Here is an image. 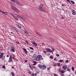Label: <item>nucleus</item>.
I'll list each match as a JSON object with an SVG mask.
<instances>
[{
    "mask_svg": "<svg viewBox=\"0 0 76 76\" xmlns=\"http://www.w3.org/2000/svg\"><path fill=\"white\" fill-rule=\"evenodd\" d=\"M24 48H25V47H23Z\"/></svg>",
    "mask_w": 76,
    "mask_h": 76,
    "instance_id": "63",
    "label": "nucleus"
},
{
    "mask_svg": "<svg viewBox=\"0 0 76 76\" xmlns=\"http://www.w3.org/2000/svg\"><path fill=\"white\" fill-rule=\"evenodd\" d=\"M29 74H31V72H29Z\"/></svg>",
    "mask_w": 76,
    "mask_h": 76,
    "instance_id": "51",
    "label": "nucleus"
},
{
    "mask_svg": "<svg viewBox=\"0 0 76 76\" xmlns=\"http://www.w3.org/2000/svg\"><path fill=\"white\" fill-rule=\"evenodd\" d=\"M62 69L64 70H65L67 69V66L66 65H64L62 66Z\"/></svg>",
    "mask_w": 76,
    "mask_h": 76,
    "instance_id": "10",
    "label": "nucleus"
},
{
    "mask_svg": "<svg viewBox=\"0 0 76 76\" xmlns=\"http://www.w3.org/2000/svg\"><path fill=\"white\" fill-rule=\"evenodd\" d=\"M58 62H61L62 63H63V60H60L58 61Z\"/></svg>",
    "mask_w": 76,
    "mask_h": 76,
    "instance_id": "29",
    "label": "nucleus"
},
{
    "mask_svg": "<svg viewBox=\"0 0 76 76\" xmlns=\"http://www.w3.org/2000/svg\"><path fill=\"white\" fill-rule=\"evenodd\" d=\"M4 58H2V60H4Z\"/></svg>",
    "mask_w": 76,
    "mask_h": 76,
    "instance_id": "44",
    "label": "nucleus"
},
{
    "mask_svg": "<svg viewBox=\"0 0 76 76\" xmlns=\"http://www.w3.org/2000/svg\"><path fill=\"white\" fill-rule=\"evenodd\" d=\"M59 71L60 72H61V69H59Z\"/></svg>",
    "mask_w": 76,
    "mask_h": 76,
    "instance_id": "49",
    "label": "nucleus"
},
{
    "mask_svg": "<svg viewBox=\"0 0 76 76\" xmlns=\"http://www.w3.org/2000/svg\"><path fill=\"white\" fill-rule=\"evenodd\" d=\"M53 75H54V76H57V75L56 74H53Z\"/></svg>",
    "mask_w": 76,
    "mask_h": 76,
    "instance_id": "43",
    "label": "nucleus"
},
{
    "mask_svg": "<svg viewBox=\"0 0 76 76\" xmlns=\"http://www.w3.org/2000/svg\"><path fill=\"white\" fill-rule=\"evenodd\" d=\"M16 25H17V27H18V28H20V29L22 28V27L21 26H20V24H16Z\"/></svg>",
    "mask_w": 76,
    "mask_h": 76,
    "instance_id": "12",
    "label": "nucleus"
},
{
    "mask_svg": "<svg viewBox=\"0 0 76 76\" xmlns=\"http://www.w3.org/2000/svg\"><path fill=\"white\" fill-rule=\"evenodd\" d=\"M1 12H2V13H3V14H4V15H7V13L6 12H3V11H1Z\"/></svg>",
    "mask_w": 76,
    "mask_h": 76,
    "instance_id": "18",
    "label": "nucleus"
},
{
    "mask_svg": "<svg viewBox=\"0 0 76 76\" xmlns=\"http://www.w3.org/2000/svg\"><path fill=\"white\" fill-rule=\"evenodd\" d=\"M61 71V73L62 74H64V73L65 71H64L62 70V71Z\"/></svg>",
    "mask_w": 76,
    "mask_h": 76,
    "instance_id": "21",
    "label": "nucleus"
},
{
    "mask_svg": "<svg viewBox=\"0 0 76 76\" xmlns=\"http://www.w3.org/2000/svg\"><path fill=\"white\" fill-rule=\"evenodd\" d=\"M62 6H63V7H64V4H62Z\"/></svg>",
    "mask_w": 76,
    "mask_h": 76,
    "instance_id": "48",
    "label": "nucleus"
},
{
    "mask_svg": "<svg viewBox=\"0 0 76 76\" xmlns=\"http://www.w3.org/2000/svg\"><path fill=\"white\" fill-rule=\"evenodd\" d=\"M71 2L72 3V4H75V2H74V1H71Z\"/></svg>",
    "mask_w": 76,
    "mask_h": 76,
    "instance_id": "24",
    "label": "nucleus"
},
{
    "mask_svg": "<svg viewBox=\"0 0 76 76\" xmlns=\"http://www.w3.org/2000/svg\"><path fill=\"white\" fill-rule=\"evenodd\" d=\"M25 42L26 43H25V44H28V41H27V40H26V41H25Z\"/></svg>",
    "mask_w": 76,
    "mask_h": 76,
    "instance_id": "26",
    "label": "nucleus"
},
{
    "mask_svg": "<svg viewBox=\"0 0 76 76\" xmlns=\"http://www.w3.org/2000/svg\"><path fill=\"white\" fill-rule=\"evenodd\" d=\"M67 71L68 72H70V69L69 68H67Z\"/></svg>",
    "mask_w": 76,
    "mask_h": 76,
    "instance_id": "30",
    "label": "nucleus"
},
{
    "mask_svg": "<svg viewBox=\"0 0 76 76\" xmlns=\"http://www.w3.org/2000/svg\"><path fill=\"white\" fill-rule=\"evenodd\" d=\"M54 60H56V58H55Z\"/></svg>",
    "mask_w": 76,
    "mask_h": 76,
    "instance_id": "58",
    "label": "nucleus"
},
{
    "mask_svg": "<svg viewBox=\"0 0 76 76\" xmlns=\"http://www.w3.org/2000/svg\"><path fill=\"white\" fill-rule=\"evenodd\" d=\"M75 74L76 75V71L75 72Z\"/></svg>",
    "mask_w": 76,
    "mask_h": 76,
    "instance_id": "54",
    "label": "nucleus"
},
{
    "mask_svg": "<svg viewBox=\"0 0 76 76\" xmlns=\"http://www.w3.org/2000/svg\"><path fill=\"white\" fill-rule=\"evenodd\" d=\"M47 69H48V70H50V68H47Z\"/></svg>",
    "mask_w": 76,
    "mask_h": 76,
    "instance_id": "50",
    "label": "nucleus"
},
{
    "mask_svg": "<svg viewBox=\"0 0 76 76\" xmlns=\"http://www.w3.org/2000/svg\"><path fill=\"white\" fill-rule=\"evenodd\" d=\"M11 6L12 9H13L14 12H17V13H19L20 11L16 7H13V6L12 5H11Z\"/></svg>",
    "mask_w": 76,
    "mask_h": 76,
    "instance_id": "2",
    "label": "nucleus"
},
{
    "mask_svg": "<svg viewBox=\"0 0 76 76\" xmlns=\"http://www.w3.org/2000/svg\"><path fill=\"white\" fill-rule=\"evenodd\" d=\"M60 75L61 76H64V75L63 74H60Z\"/></svg>",
    "mask_w": 76,
    "mask_h": 76,
    "instance_id": "37",
    "label": "nucleus"
},
{
    "mask_svg": "<svg viewBox=\"0 0 76 76\" xmlns=\"http://www.w3.org/2000/svg\"><path fill=\"white\" fill-rule=\"evenodd\" d=\"M25 63H27V60H25Z\"/></svg>",
    "mask_w": 76,
    "mask_h": 76,
    "instance_id": "47",
    "label": "nucleus"
},
{
    "mask_svg": "<svg viewBox=\"0 0 76 76\" xmlns=\"http://www.w3.org/2000/svg\"><path fill=\"white\" fill-rule=\"evenodd\" d=\"M36 34H37V35H38L39 36V37H40L41 36V35H40V34H39V33L36 32Z\"/></svg>",
    "mask_w": 76,
    "mask_h": 76,
    "instance_id": "35",
    "label": "nucleus"
},
{
    "mask_svg": "<svg viewBox=\"0 0 76 76\" xmlns=\"http://www.w3.org/2000/svg\"><path fill=\"white\" fill-rule=\"evenodd\" d=\"M17 16H18V17L19 18H21V19H22L23 20V21L25 20V18H24V17L22 16H20L19 15H17Z\"/></svg>",
    "mask_w": 76,
    "mask_h": 76,
    "instance_id": "6",
    "label": "nucleus"
},
{
    "mask_svg": "<svg viewBox=\"0 0 76 76\" xmlns=\"http://www.w3.org/2000/svg\"><path fill=\"white\" fill-rule=\"evenodd\" d=\"M29 67H31V66H29Z\"/></svg>",
    "mask_w": 76,
    "mask_h": 76,
    "instance_id": "57",
    "label": "nucleus"
},
{
    "mask_svg": "<svg viewBox=\"0 0 76 76\" xmlns=\"http://www.w3.org/2000/svg\"><path fill=\"white\" fill-rule=\"evenodd\" d=\"M11 51L12 52H15V48L12 46L11 48Z\"/></svg>",
    "mask_w": 76,
    "mask_h": 76,
    "instance_id": "11",
    "label": "nucleus"
},
{
    "mask_svg": "<svg viewBox=\"0 0 76 76\" xmlns=\"http://www.w3.org/2000/svg\"><path fill=\"white\" fill-rule=\"evenodd\" d=\"M61 18H62V19H63V17H61Z\"/></svg>",
    "mask_w": 76,
    "mask_h": 76,
    "instance_id": "55",
    "label": "nucleus"
},
{
    "mask_svg": "<svg viewBox=\"0 0 76 76\" xmlns=\"http://www.w3.org/2000/svg\"><path fill=\"white\" fill-rule=\"evenodd\" d=\"M12 58L14 59V60H15V58L14 57H12Z\"/></svg>",
    "mask_w": 76,
    "mask_h": 76,
    "instance_id": "42",
    "label": "nucleus"
},
{
    "mask_svg": "<svg viewBox=\"0 0 76 76\" xmlns=\"http://www.w3.org/2000/svg\"><path fill=\"white\" fill-rule=\"evenodd\" d=\"M32 76H34V74L32 75Z\"/></svg>",
    "mask_w": 76,
    "mask_h": 76,
    "instance_id": "62",
    "label": "nucleus"
},
{
    "mask_svg": "<svg viewBox=\"0 0 76 76\" xmlns=\"http://www.w3.org/2000/svg\"><path fill=\"white\" fill-rule=\"evenodd\" d=\"M42 7H43V5L42 4H41L39 6V9L40 10L42 11V12H45V10L42 9Z\"/></svg>",
    "mask_w": 76,
    "mask_h": 76,
    "instance_id": "4",
    "label": "nucleus"
},
{
    "mask_svg": "<svg viewBox=\"0 0 76 76\" xmlns=\"http://www.w3.org/2000/svg\"><path fill=\"white\" fill-rule=\"evenodd\" d=\"M34 75L35 76H37V73L35 74Z\"/></svg>",
    "mask_w": 76,
    "mask_h": 76,
    "instance_id": "46",
    "label": "nucleus"
},
{
    "mask_svg": "<svg viewBox=\"0 0 76 76\" xmlns=\"http://www.w3.org/2000/svg\"><path fill=\"white\" fill-rule=\"evenodd\" d=\"M39 67L42 70H45V69H46L47 68L46 66L40 65H39Z\"/></svg>",
    "mask_w": 76,
    "mask_h": 76,
    "instance_id": "3",
    "label": "nucleus"
},
{
    "mask_svg": "<svg viewBox=\"0 0 76 76\" xmlns=\"http://www.w3.org/2000/svg\"><path fill=\"white\" fill-rule=\"evenodd\" d=\"M7 57H9V55H7Z\"/></svg>",
    "mask_w": 76,
    "mask_h": 76,
    "instance_id": "45",
    "label": "nucleus"
},
{
    "mask_svg": "<svg viewBox=\"0 0 76 76\" xmlns=\"http://www.w3.org/2000/svg\"><path fill=\"white\" fill-rule=\"evenodd\" d=\"M16 3H17V4H18V5H19V6H22V5L21 3H20L18 2V1H17V2Z\"/></svg>",
    "mask_w": 76,
    "mask_h": 76,
    "instance_id": "13",
    "label": "nucleus"
},
{
    "mask_svg": "<svg viewBox=\"0 0 76 76\" xmlns=\"http://www.w3.org/2000/svg\"><path fill=\"white\" fill-rule=\"evenodd\" d=\"M0 12H2V11H1V10H0Z\"/></svg>",
    "mask_w": 76,
    "mask_h": 76,
    "instance_id": "61",
    "label": "nucleus"
},
{
    "mask_svg": "<svg viewBox=\"0 0 76 76\" xmlns=\"http://www.w3.org/2000/svg\"><path fill=\"white\" fill-rule=\"evenodd\" d=\"M65 63H69V60H66L65 61Z\"/></svg>",
    "mask_w": 76,
    "mask_h": 76,
    "instance_id": "32",
    "label": "nucleus"
},
{
    "mask_svg": "<svg viewBox=\"0 0 76 76\" xmlns=\"http://www.w3.org/2000/svg\"><path fill=\"white\" fill-rule=\"evenodd\" d=\"M72 12V14L73 15H76V11L72 9L71 10Z\"/></svg>",
    "mask_w": 76,
    "mask_h": 76,
    "instance_id": "8",
    "label": "nucleus"
},
{
    "mask_svg": "<svg viewBox=\"0 0 76 76\" xmlns=\"http://www.w3.org/2000/svg\"><path fill=\"white\" fill-rule=\"evenodd\" d=\"M12 61L13 59H12V55H10L8 62L9 63H10L12 62Z\"/></svg>",
    "mask_w": 76,
    "mask_h": 76,
    "instance_id": "5",
    "label": "nucleus"
},
{
    "mask_svg": "<svg viewBox=\"0 0 76 76\" xmlns=\"http://www.w3.org/2000/svg\"><path fill=\"white\" fill-rule=\"evenodd\" d=\"M12 69H14V67H13V66H12Z\"/></svg>",
    "mask_w": 76,
    "mask_h": 76,
    "instance_id": "53",
    "label": "nucleus"
},
{
    "mask_svg": "<svg viewBox=\"0 0 76 76\" xmlns=\"http://www.w3.org/2000/svg\"><path fill=\"white\" fill-rule=\"evenodd\" d=\"M10 15H11L14 18H15V16L13 15L11 13L10 14Z\"/></svg>",
    "mask_w": 76,
    "mask_h": 76,
    "instance_id": "33",
    "label": "nucleus"
},
{
    "mask_svg": "<svg viewBox=\"0 0 76 76\" xmlns=\"http://www.w3.org/2000/svg\"><path fill=\"white\" fill-rule=\"evenodd\" d=\"M46 51L47 53H51V50L49 48H47L46 49Z\"/></svg>",
    "mask_w": 76,
    "mask_h": 76,
    "instance_id": "7",
    "label": "nucleus"
},
{
    "mask_svg": "<svg viewBox=\"0 0 76 76\" xmlns=\"http://www.w3.org/2000/svg\"><path fill=\"white\" fill-rule=\"evenodd\" d=\"M50 58H51V59H53V56H50Z\"/></svg>",
    "mask_w": 76,
    "mask_h": 76,
    "instance_id": "28",
    "label": "nucleus"
},
{
    "mask_svg": "<svg viewBox=\"0 0 76 76\" xmlns=\"http://www.w3.org/2000/svg\"><path fill=\"white\" fill-rule=\"evenodd\" d=\"M29 48H30V49H31V50H34V48H32V47H29Z\"/></svg>",
    "mask_w": 76,
    "mask_h": 76,
    "instance_id": "31",
    "label": "nucleus"
},
{
    "mask_svg": "<svg viewBox=\"0 0 76 76\" xmlns=\"http://www.w3.org/2000/svg\"><path fill=\"white\" fill-rule=\"evenodd\" d=\"M52 48V50H51V53H53V51H54V48Z\"/></svg>",
    "mask_w": 76,
    "mask_h": 76,
    "instance_id": "20",
    "label": "nucleus"
},
{
    "mask_svg": "<svg viewBox=\"0 0 76 76\" xmlns=\"http://www.w3.org/2000/svg\"><path fill=\"white\" fill-rule=\"evenodd\" d=\"M32 44L33 45H34L35 47H37V44L36 43H34V42H33Z\"/></svg>",
    "mask_w": 76,
    "mask_h": 76,
    "instance_id": "16",
    "label": "nucleus"
},
{
    "mask_svg": "<svg viewBox=\"0 0 76 76\" xmlns=\"http://www.w3.org/2000/svg\"><path fill=\"white\" fill-rule=\"evenodd\" d=\"M11 34H13V32H11Z\"/></svg>",
    "mask_w": 76,
    "mask_h": 76,
    "instance_id": "59",
    "label": "nucleus"
},
{
    "mask_svg": "<svg viewBox=\"0 0 76 76\" xmlns=\"http://www.w3.org/2000/svg\"><path fill=\"white\" fill-rule=\"evenodd\" d=\"M22 31H23V32H24L25 33L27 34H29V33L28 32V31H27L26 29H22Z\"/></svg>",
    "mask_w": 76,
    "mask_h": 76,
    "instance_id": "9",
    "label": "nucleus"
},
{
    "mask_svg": "<svg viewBox=\"0 0 76 76\" xmlns=\"http://www.w3.org/2000/svg\"><path fill=\"white\" fill-rule=\"evenodd\" d=\"M43 52L44 53H47V52H46V51H43Z\"/></svg>",
    "mask_w": 76,
    "mask_h": 76,
    "instance_id": "41",
    "label": "nucleus"
},
{
    "mask_svg": "<svg viewBox=\"0 0 76 76\" xmlns=\"http://www.w3.org/2000/svg\"><path fill=\"white\" fill-rule=\"evenodd\" d=\"M4 55V53H1V55H0V58H1Z\"/></svg>",
    "mask_w": 76,
    "mask_h": 76,
    "instance_id": "15",
    "label": "nucleus"
},
{
    "mask_svg": "<svg viewBox=\"0 0 76 76\" xmlns=\"http://www.w3.org/2000/svg\"><path fill=\"white\" fill-rule=\"evenodd\" d=\"M72 71H74V67H72Z\"/></svg>",
    "mask_w": 76,
    "mask_h": 76,
    "instance_id": "34",
    "label": "nucleus"
},
{
    "mask_svg": "<svg viewBox=\"0 0 76 76\" xmlns=\"http://www.w3.org/2000/svg\"><path fill=\"white\" fill-rule=\"evenodd\" d=\"M17 15H17H17L16 14H15V15Z\"/></svg>",
    "mask_w": 76,
    "mask_h": 76,
    "instance_id": "56",
    "label": "nucleus"
},
{
    "mask_svg": "<svg viewBox=\"0 0 76 76\" xmlns=\"http://www.w3.org/2000/svg\"><path fill=\"white\" fill-rule=\"evenodd\" d=\"M56 56H57V57H59V54H56Z\"/></svg>",
    "mask_w": 76,
    "mask_h": 76,
    "instance_id": "38",
    "label": "nucleus"
},
{
    "mask_svg": "<svg viewBox=\"0 0 76 76\" xmlns=\"http://www.w3.org/2000/svg\"><path fill=\"white\" fill-rule=\"evenodd\" d=\"M34 68H35V67L34 66Z\"/></svg>",
    "mask_w": 76,
    "mask_h": 76,
    "instance_id": "60",
    "label": "nucleus"
},
{
    "mask_svg": "<svg viewBox=\"0 0 76 76\" xmlns=\"http://www.w3.org/2000/svg\"><path fill=\"white\" fill-rule=\"evenodd\" d=\"M67 1H68V2H69V3H70V0H66Z\"/></svg>",
    "mask_w": 76,
    "mask_h": 76,
    "instance_id": "39",
    "label": "nucleus"
},
{
    "mask_svg": "<svg viewBox=\"0 0 76 76\" xmlns=\"http://www.w3.org/2000/svg\"><path fill=\"white\" fill-rule=\"evenodd\" d=\"M23 50L25 51V53H26V54L28 53V51L26 50V49L24 48H23Z\"/></svg>",
    "mask_w": 76,
    "mask_h": 76,
    "instance_id": "14",
    "label": "nucleus"
},
{
    "mask_svg": "<svg viewBox=\"0 0 76 76\" xmlns=\"http://www.w3.org/2000/svg\"><path fill=\"white\" fill-rule=\"evenodd\" d=\"M16 43L17 44H20V43L19 42H16Z\"/></svg>",
    "mask_w": 76,
    "mask_h": 76,
    "instance_id": "36",
    "label": "nucleus"
},
{
    "mask_svg": "<svg viewBox=\"0 0 76 76\" xmlns=\"http://www.w3.org/2000/svg\"><path fill=\"white\" fill-rule=\"evenodd\" d=\"M2 68L4 69H6V67H5V66L4 65L2 66Z\"/></svg>",
    "mask_w": 76,
    "mask_h": 76,
    "instance_id": "27",
    "label": "nucleus"
},
{
    "mask_svg": "<svg viewBox=\"0 0 76 76\" xmlns=\"http://www.w3.org/2000/svg\"><path fill=\"white\" fill-rule=\"evenodd\" d=\"M36 64H33V65H36Z\"/></svg>",
    "mask_w": 76,
    "mask_h": 76,
    "instance_id": "52",
    "label": "nucleus"
},
{
    "mask_svg": "<svg viewBox=\"0 0 76 76\" xmlns=\"http://www.w3.org/2000/svg\"><path fill=\"white\" fill-rule=\"evenodd\" d=\"M34 60L35 61H39V60H43V58H42V56L41 55H37L36 58H34Z\"/></svg>",
    "mask_w": 76,
    "mask_h": 76,
    "instance_id": "1",
    "label": "nucleus"
},
{
    "mask_svg": "<svg viewBox=\"0 0 76 76\" xmlns=\"http://www.w3.org/2000/svg\"><path fill=\"white\" fill-rule=\"evenodd\" d=\"M33 62H34V64H37V62L34 61Z\"/></svg>",
    "mask_w": 76,
    "mask_h": 76,
    "instance_id": "40",
    "label": "nucleus"
},
{
    "mask_svg": "<svg viewBox=\"0 0 76 76\" xmlns=\"http://www.w3.org/2000/svg\"><path fill=\"white\" fill-rule=\"evenodd\" d=\"M37 56H36V55L35 54H34L33 56V58H36L37 57Z\"/></svg>",
    "mask_w": 76,
    "mask_h": 76,
    "instance_id": "19",
    "label": "nucleus"
},
{
    "mask_svg": "<svg viewBox=\"0 0 76 76\" xmlns=\"http://www.w3.org/2000/svg\"><path fill=\"white\" fill-rule=\"evenodd\" d=\"M11 1H13V2H14V3H16L18 1L17 0H10Z\"/></svg>",
    "mask_w": 76,
    "mask_h": 76,
    "instance_id": "17",
    "label": "nucleus"
},
{
    "mask_svg": "<svg viewBox=\"0 0 76 76\" xmlns=\"http://www.w3.org/2000/svg\"><path fill=\"white\" fill-rule=\"evenodd\" d=\"M11 74L12 76H15V74H14V73L12 72L11 73Z\"/></svg>",
    "mask_w": 76,
    "mask_h": 76,
    "instance_id": "25",
    "label": "nucleus"
},
{
    "mask_svg": "<svg viewBox=\"0 0 76 76\" xmlns=\"http://www.w3.org/2000/svg\"><path fill=\"white\" fill-rule=\"evenodd\" d=\"M14 18L16 20H18V18L17 17H14Z\"/></svg>",
    "mask_w": 76,
    "mask_h": 76,
    "instance_id": "23",
    "label": "nucleus"
},
{
    "mask_svg": "<svg viewBox=\"0 0 76 76\" xmlns=\"http://www.w3.org/2000/svg\"><path fill=\"white\" fill-rule=\"evenodd\" d=\"M57 65L58 66V67H60V63H59L57 64Z\"/></svg>",
    "mask_w": 76,
    "mask_h": 76,
    "instance_id": "22",
    "label": "nucleus"
}]
</instances>
